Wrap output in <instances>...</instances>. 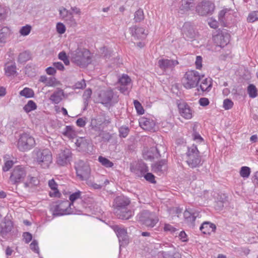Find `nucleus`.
<instances>
[{"label": "nucleus", "instance_id": "8", "mask_svg": "<svg viewBox=\"0 0 258 258\" xmlns=\"http://www.w3.org/2000/svg\"><path fill=\"white\" fill-rule=\"evenodd\" d=\"M35 145V141L29 134L25 133L21 135L18 142V148L21 151L30 150Z\"/></svg>", "mask_w": 258, "mask_h": 258}, {"label": "nucleus", "instance_id": "38", "mask_svg": "<svg viewBox=\"0 0 258 258\" xmlns=\"http://www.w3.org/2000/svg\"><path fill=\"white\" fill-rule=\"evenodd\" d=\"M192 4V0H181L180 10L183 12L187 11L190 9Z\"/></svg>", "mask_w": 258, "mask_h": 258}, {"label": "nucleus", "instance_id": "15", "mask_svg": "<svg viewBox=\"0 0 258 258\" xmlns=\"http://www.w3.org/2000/svg\"><path fill=\"white\" fill-rule=\"evenodd\" d=\"M177 60L161 58L158 61V66L164 72L172 71L178 64Z\"/></svg>", "mask_w": 258, "mask_h": 258}, {"label": "nucleus", "instance_id": "4", "mask_svg": "<svg viewBox=\"0 0 258 258\" xmlns=\"http://www.w3.org/2000/svg\"><path fill=\"white\" fill-rule=\"evenodd\" d=\"M203 77V75H201L196 71H188L184 76L183 86L187 89L195 88L198 86L199 81Z\"/></svg>", "mask_w": 258, "mask_h": 258}, {"label": "nucleus", "instance_id": "59", "mask_svg": "<svg viewBox=\"0 0 258 258\" xmlns=\"http://www.w3.org/2000/svg\"><path fill=\"white\" fill-rule=\"evenodd\" d=\"M86 87L85 81L83 79L80 82H77L74 86V89H83Z\"/></svg>", "mask_w": 258, "mask_h": 258}, {"label": "nucleus", "instance_id": "61", "mask_svg": "<svg viewBox=\"0 0 258 258\" xmlns=\"http://www.w3.org/2000/svg\"><path fill=\"white\" fill-rule=\"evenodd\" d=\"M178 237L182 242H187L188 240L187 235L184 231L180 232Z\"/></svg>", "mask_w": 258, "mask_h": 258}, {"label": "nucleus", "instance_id": "13", "mask_svg": "<svg viewBox=\"0 0 258 258\" xmlns=\"http://www.w3.org/2000/svg\"><path fill=\"white\" fill-rule=\"evenodd\" d=\"M215 9L214 4L209 1H203L196 7V11L201 16L211 15Z\"/></svg>", "mask_w": 258, "mask_h": 258}, {"label": "nucleus", "instance_id": "45", "mask_svg": "<svg viewBox=\"0 0 258 258\" xmlns=\"http://www.w3.org/2000/svg\"><path fill=\"white\" fill-rule=\"evenodd\" d=\"M32 29V27L29 25H26L22 27L20 30V34L23 36H27L29 34Z\"/></svg>", "mask_w": 258, "mask_h": 258}, {"label": "nucleus", "instance_id": "33", "mask_svg": "<svg viewBox=\"0 0 258 258\" xmlns=\"http://www.w3.org/2000/svg\"><path fill=\"white\" fill-rule=\"evenodd\" d=\"M39 180L37 177L28 175L27 180L24 182V185L25 187L32 188L37 186L39 184Z\"/></svg>", "mask_w": 258, "mask_h": 258}, {"label": "nucleus", "instance_id": "6", "mask_svg": "<svg viewBox=\"0 0 258 258\" xmlns=\"http://www.w3.org/2000/svg\"><path fill=\"white\" fill-rule=\"evenodd\" d=\"M186 155L188 157L186 162L190 167L195 168L201 164V159L197 146L192 145L188 147Z\"/></svg>", "mask_w": 258, "mask_h": 258}, {"label": "nucleus", "instance_id": "48", "mask_svg": "<svg viewBox=\"0 0 258 258\" xmlns=\"http://www.w3.org/2000/svg\"><path fill=\"white\" fill-rule=\"evenodd\" d=\"M134 103L137 113L140 115L144 114V109L141 104L138 100H134Z\"/></svg>", "mask_w": 258, "mask_h": 258}, {"label": "nucleus", "instance_id": "60", "mask_svg": "<svg viewBox=\"0 0 258 258\" xmlns=\"http://www.w3.org/2000/svg\"><path fill=\"white\" fill-rule=\"evenodd\" d=\"M30 248L35 252L39 253V247L38 242L36 240H33L30 245Z\"/></svg>", "mask_w": 258, "mask_h": 258}, {"label": "nucleus", "instance_id": "49", "mask_svg": "<svg viewBox=\"0 0 258 258\" xmlns=\"http://www.w3.org/2000/svg\"><path fill=\"white\" fill-rule=\"evenodd\" d=\"M63 135L69 137H73L75 135V132L73 128L71 126H67L63 133Z\"/></svg>", "mask_w": 258, "mask_h": 258}, {"label": "nucleus", "instance_id": "55", "mask_svg": "<svg viewBox=\"0 0 258 258\" xmlns=\"http://www.w3.org/2000/svg\"><path fill=\"white\" fill-rule=\"evenodd\" d=\"M59 14L62 17V18L64 19H66L67 17L69 16V14L70 13H72V12L69 11L66 9L63 8L59 10Z\"/></svg>", "mask_w": 258, "mask_h": 258}, {"label": "nucleus", "instance_id": "7", "mask_svg": "<svg viewBox=\"0 0 258 258\" xmlns=\"http://www.w3.org/2000/svg\"><path fill=\"white\" fill-rule=\"evenodd\" d=\"M73 154L70 149L64 148L59 151L56 156V163L59 166H67L72 160Z\"/></svg>", "mask_w": 258, "mask_h": 258}, {"label": "nucleus", "instance_id": "24", "mask_svg": "<svg viewBox=\"0 0 258 258\" xmlns=\"http://www.w3.org/2000/svg\"><path fill=\"white\" fill-rule=\"evenodd\" d=\"M140 126L144 130H153L155 125V122L152 119L142 117L139 120Z\"/></svg>", "mask_w": 258, "mask_h": 258}, {"label": "nucleus", "instance_id": "42", "mask_svg": "<svg viewBox=\"0 0 258 258\" xmlns=\"http://www.w3.org/2000/svg\"><path fill=\"white\" fill-rule=\"evenodd\" d=\"M247 21L249 23H253L258 21V11H254L249 13Z\"/></svg>", "mask_w": 258, "mask_h": 258}, {"label": "nucleus", "instance_id": "47", "mask_svg": "<svg viewBox=\"0 0 258 258\" xmlns=\"http://www.w3.org/2000/svg\"><path fill=\"white\" fill-rule=\"evenodd\" d=\"M81 192L79 191L76 192L75 193L72 194L70 196V200L71 201L70 204H71V207H73L74 208H75L74 206V203L75 201L81 199Z\"/></svg>", "mask_w": 258, "mask_h": 258}, {"label": "nucleus", "instance_id": "12", "mask_svg": "<svg viewBox=\"0 0 258 258\" xmlns=\"http://www.w3.org/2000/svg\"><path fill=\"white\" fill-rule=\"evenodd\" d=\"M230 37V36L227 32L220 31L213 36V40L216 46L223 48L229 42Z\"/></svg>", "mask_w": 258, "mask_h": 258}, {"label": "nucleus", "instance_id": "57", "mask_svg": "<svg viewBox=\"0 0 258 258\" xmlns=\"http://www.w3.org/2000/svg\"><path fill=\"white\" fill-rule=\"evenodd\" d=\"M56 30L58 33L62 34L66 31L65 26L62 23H58L56 25Z\"/></svg>", "mask_w": 258, "mask_h": 258}, {"label": "nucleus", "instance_id": "11", "mask_svg": "<svg viewBox=\"0 0 258 258\" xmlns=\"http://www.w3.org/2000/svg\"><path fill=\"white\" fill-rule=\"evenodd\" d=\"M27 176V171L24 167L17 166L12 170L9 180L13 184H18L24 181Z\"/></svg>", "mask_w": 258, "mask_h": 258}, {"label": "nucleus", "instance_id": "53", "mask_svg": "<svg viewBox=\"0 0 258 258\" xmlns=\"http://www.w3.org/2000/svg\"><path fill=\"white\" fill-rule=\"evenodd\" d=\"M65 20L67 21L68 24H69L72 27H75L77 25V22L75 19L74 18L72 13H70L69 14V16L67 17Z\"/></svg>", "mask_w": 258, "mask_h": 258}, {"label": "nucleus", "instance_id": "2", "mask_svg": "<svg viewBox=\"0 0 258 258\" xmlns=\"http://www.w3.org/2000/svg\"><path fill=\"white\" fill-rule=\"evenodd\" d=\"M129 201L127 198L123 196L117 197L114 200V212L119 219H128L129 218L128 211L127 206Z\"/></svg>", "mask_w": 258, "mask_h": 258}, {"label": "nucleus", "instance_id": "19", "mask_svg": "<svg viewBox=\"0 0 258 258\" xmlns=\"http://www.w3.org/2000/svg\"><path fill=\"white\" fill-rule=\"evenodd\" d=\"M163 149L164 152H165V149L162 145H157L156 147H152L144 155V158L146 159L152 160L155 158H158L161 157L160 153V148Z\"/></svg>", "mask_w": 258, "mask_h": 258}, {"label": "nucleus", "instance_id": "21", "mask_svg": "<svg viewBox=\"0 0 258 258\" xmlns=\"http://www.w3.org/2000/svg\"><path fill=\"white\" fill-rule=\"evenodd\" d=\"M165 247H169L170 249L167 251L162 250L160 253L162 258H181L180 254L175 250V247L170 244L164 245Z\"/></svg>", "mask_w": 258, "mask_h": 258}, {"label": "nucleus", "instance_id": "58", "mask_svg": "<svg viewBox=\"0 0 258 258\" xmlns=\"http://www.w3.org/2000/svg\"><path fill=\"white\" fill-rule=\"evenodd\" d=\"M129 130L127 127L122 126L119 128L120 136L122 137H126L128 134Z\"/></svg>", "mask_w": 258, "mask_h": 258}, {"label": "nucleus", "instance_id": "39", "mask_svg": "<svg viewBox=\"0 0 258 258\" xmlns=\"http://www.w3.org/2000/svg\"><path fill=\"white\" fill-rule=\"evenodd\" d=\"M37 105L36 103L32 100H29L27 103L24 106L23 109L26 112H29L32 110L36 109Z\"/></svg>", "mask_w": 258, "mask_h": 258}, {"label": "nucleus", "instance_id": "62", "mask_svg": "<svg viewBox=\"0 0 258 258\" xmlns=\"http://www.w3.org/2000/svg\"><path fill=\"white\" fill-rule=\"evenodd\" d=\"M13 165V161H12V160L7 161L5 163L4 166L3 167V170L4 171H8L12 167Z\"/></svg>", "mask_w": 258, "mask_h": 258}, {"label": "nucleus", "instance_id": "9", "mask_svg": "<svg viewBox=\"0 0 258 258\" xmlns=\"http://www.w3.org/2000/svg\"><path fill=\"white\" fill-rule=\"evenodd\" d=\"M75 168L77 176L81 180H87L90 174V168L89 164L82 160H79L75 163Z\"/></svg>", "mask_w": 258, "mask_h": 258}, {"label": "nucleus", "instance_id": "35", "mask_svg": "<svg viewBox=\"0 0 258 258\" xmlns=\"http://www.w3.org/2000/svg\"><path fill=\"white\" fill-rule=\"evenodd\" d=\"M48 185L50 188L53 191L50 192V196L51 197H57L58 195V191L57 189V185L53 179H51L48 181Z\"/></svg>", "mask_w": 258, "mask_h": 258}, {"label": "nucleus", "instance_id": "40", "mask_svg": "<svg viewBox=\"0 0 258 258\" xmlns=\"http://www.w3.org/2000/svg\"><path fill=\"white\" fill-rule=\"evenodd\" d=\"M30 58V53L28 51H24L20 53L18 58V61L20 63H23L29 60Z\"/></svg>", "mask_w": 258, "mask_h": 258}, {"label": "nucleus", "instance_id": "5", "mask_svg": "<svg viewBox=\"0 0 258 258\" xmlns=\"http://www.w3.org/2000/svg\"><path fill=\"white\" fill-rule=\"evenodd\" d=\"M139 221L142 224L149 228L154 227L159 221L156 214L149 211H144L138 215Z\"/></svg>", "mask_w": 258, "mask_h": 258}, {"label": "nucleus", "instance_id": "37", "mask_svg": "<svg viewBox=\"0 0 258 258\" xmlns=\"http://www.w3.org/2000/svg\"><path fill=\"white\" fill-rule=\"evenodd\" d=\"M247 90L250 98H254L257 96V90L253 84H249Z\"/></svg>", "mask_w": 258, "mask_h": 258}, {"label": "nucleus", "instance_id": "36", "mask_svg": "<svg viewBox=\"0 0 258 258\" xmlns=\"http://www.w3.org/2000/svg\"><path fill=\"white\" fill-rule=\"evenodd\" d=\"M19 95L20 96L29 98L33 97L34 95V93L32 89L26 87L19 92Z\"/></svg>", "mask_w": 258, "mask_h": 258}, {"label": "nucleus", "instance_id": "34", "mask_svg": "<svg viewBox=\"0 0 258 258\" xmlns=\"http://www.w3.org/2000/svg\"><path fill=\"white\" fill-rule=\"evenodd\" d=\"M13 225L11 221L3 222L0 225L1 233L4 235L11 231Z\"/></svg>", "mask_w": 258, "mask_h": 258}, {"label": "nucleus", "instance_id": "54", "mask_svg": "<svg viewBox=\"0 0 258 258\" xmlns=\"http://www.w3.org/2000/svg\"><path fill=\"white\" fill-rule=\"evenodd\" d=\"M58 58L62 60L66 65L69 64L70 61L67 56L66 52L64 51L60 52L58 54Z\"/></svg>", "mask_w": 258, "mask_h": 258}, {"label": "nucleus", "instance_id": "27", "mask_svg": "<svg viewBox=\"0 0 258 258\" xmlns=\"http://www.w3.org/2000/svg\"><path fill=\"white\" fill-rule=\"evenodd\" d=\"M216 229V226L214 224L208 221L203 222L200 228V230L204 234H210L212 232H215Z\"/></svg>", "mask_w": 258, "mask_h": 258}, {"label": "nucleus", "instance_id": "31", "mask_svg": "<svg viewBox=\"0 0 258 258\" xmlns=\"http://www.w3.org/2000/svg\"><path fill=\"white\" fill-rule=\"evenodd\" d=\"M132 36L135 39H143L147 36L145 30L142 27L135 28L132 30Z\"/></svg>", "mask_w": 258, "mask_h": 258}, {"label": "nucleus", "instance_id": "52", "mask_svg": "<svg viewBox=\"0 0 258 258\" xmlns=\"http://www.w3.org/2000/svg\"><path fill=\"white\" fill-rule=\"evenodd\" d=\"M192 137L194 140L197 143H201L204 141L203 138L201 137L199 133L196 132L194 128H193Z\"/></svg>", "mask_w": 258, "mask_h": 258}, {"label": "nucleus", "instance_id": "29", "mask_svg": "<svg viewBox=\"0 0 258 258\" xmlns=\"http://www.w3.org/2000/svg\"><path fill=\"white\" fill-rule=\"evenodd\" d=\"M63 96V91L60 89H57L51 95L49 100L52 103L58 104L62 100Z\"/></svg>", "mask_w": 258, "mask_h": 258}, {"label": "nucleus", "instance_id": "1", "mask_svg": "<svg viewBox=\"0 0 258 258\" xmlns=\"http://www.w3.org/2000/svg\"><path fill=\"white\" fill-rule=\"evenodd\" d=\"M33 157L36 164L43 169H47L52 163V155L48 149H35Z\"/></svg>", "mask_w": 258, "mask_h": 258}, {"label": "nucleus", "instance_id": "44", "mask_svg": "<svg viewBox=\"0 0 258 258\" xmlns=\"http://www.w3.org/2000/svg\"><path fill=\"white\" fill-rule=\"evenodd\" d=\"M144 19V14L143 10L139 9L137 10L134 15V20L136 22H140Z\"/></svg>", "mask_w": 258, "mask_h": 258}, {"label": "nucleus", "instance_id": "17", "mask_svg": "<svg viewBox=\"0 0 258 258\" xmlns=\"http://www.w3.org/2000/svg\"><path fill=\"white\" fill-rule=\"evenodd\" d=\"M92 129L95 131L98 132V136L104 141H108L111 136L109 133L102 131L103 127L101 121L97 122V119H92L91 120Z\"/></svg>", "mask_w": 258, "mask_h": 258}, {"label": "nucleus", "instance_id": "22", "mask_svg": "<svg viewBox=\"0 0 258 258\" xmlns=\"http://www.w3.org/2000/svg\"><path fill=\"white\" fill-rule=\"evenodd\" d=\"M182 33L185 39H192L196 35L193 26L188 22H185L183 25Z\"/></svg>", "mask_w": 258, "mask_h": 258}, {"label": "nucleus", "instance_id": "46", "mask_svg": "<svg viewBox=\"0 0 258 258\" xmlns=\"http://www.w3.org/2000/svg\"><path fill=\"white\" fill-rule=\"evenodd\" d=\"M60 84V82L53 77H49L47 79V81L45 84V86L48 87H56L59 86Z\"/></svg>", "mask_w": 258, "mask_h": 258}, {"label": "nucleus", "instance_id": "30", "mask_svg": "<svg viewBox=\"0 0 258 258\" xmlns=\"http://www.w3.org/2000/svg\"><path fill=\"white\" fill-rule=\"evenodd\" d=\"M4 69L5 74L8 77H14L17 75V67L15 63H7Z\"/></svg>", "mask_w": 258, "mask_h": 258}, {"label": "nucleus", "instance_id": "18", "mask_svg": "<svg viewBox=\"0 0 258 258\" xmlns=\"http://www.w3.org/2000/svg\"><path fill=\"white\" fill-rule=\"evenodd\" d=\"M178 108L180 115L186 119H190L192 117V110L188 104L181 102L178 104Z\"/></svg>", "mask_w": 258, "mask_h": 258}, {"label": "nucleus", "instance_id": "14", "mask_svg": "<svg viewBox=\"0 0 258 258\" xmlns=\"http://www.w3.org/2000/svg\"><path fill=\"white\" fill-rule=\"evenodd\" d=\"M75 144L79 151L89 153L92 151V144L91 141L85 138H79L77 139Z\"/></svg>", "mask_w": 258, "mask_h": 258}, {"label": "nucleus", "instance_id": "28", "mask_svg": "<svg viewBox=\"0 0 258 258\" xmlns=\"http://www.w3.org/2000/svg\"><path fill=\"white\" fill-rule=\"evenodd\" d=\"M12 34L11 29L6 26L0 28V44H4Z\"/></svg>", "mask_w": 258, "mask_h": 258}, {"label": "nucleus", "instance_id": "20", "mask_svg": "<svg viewBox=\"0 0 258 258\" xmlns=\"http://www.w3.org/2000/svg\"><path fill=\"white\" fill-rule=\"evenodd\" d=\"M167 168V161L166 159H162L152 165V170L159 175L164 174Z\"/></svg>", "mask_w": 258, "mask_h": 258}, {"label": "nucleus", "instance_id": "32", "mask_svg": "<svg viewBox=\"0 0 258 258\" xmlns=\"http://www.w3.org/2000/svg\"><path fill=\"white\" fill-rule=\"evenodd\" d=\"M212 87V80L210 78L204 79L200 85V88L203 92H209Z\"/></svg>", "mask_w": 258, "mask_h": 258}, {"label": "nucleus", "instance_id": "10", "mask_svg": "<svg viewBox=\"0 0 258 258\" xmlns=\"http://www.w3.org/2000/svg\"><path fill=\"white\" fill-rule=\"evenodd\" d=\"M52 209L53 215L56 216L74 213L71 207V204L68 201H62L58 204L54 205Z\"/></svg>", "mask_w": 258, "mask_h": 258}, {"label": "nucleus", "instance_id": "50", "mask_svg": "<svg viewBox=\"0 0 258 258\" xmlns=\"http://www.w3.org/2000/svg\"><path fill=\"white\" fill-rule=\"evenodd\" d=\"M233 102L230 99H225L223 101V107L225 110H229L232 108Z\"/></svg>", "mask_w": 258, "mask_h": 258}, {"label": "nucleus", "instance_id": "41", "mask_svg": "<svg viewBox=\"0 0 258 258\" xmlns=\"http://www.w3.org/2000/svg\"><path fill=\"white\" fill-rule=\"evenodd\" d=\"M250 168L247 166H242L239 172L240 175L243 178H247L250 174Z\"/></svg>", "mask_w": 258, "mask_h": 258}, {"label": "nucleus", "instance_id": "16", "mask_svg": "<svg viewBox=\"0 0 258 258\" xmlns=\"http://www.w3.org/2000/svg\"><path fill=\"white\" fill-rule=\"evenodd\" d=\"M185 222L190 226H194L195 221L199 216V212L194 209H186L183 213Z\"/></svg>", "mask_w": 258, "mask_h": 258}, {"label": "nucleus", "instance_id": "56", "mask_svg": "<svg viewBox=\"0 0 258 258\" xmlns=\"http://www.w3.org/2000/svg\"><path fill=\"white\" fill-rule=\"evenodd\" d=\"M91 94H92V91L91 89H88L85 90V91L84 92V93L83 94V96L84 100H85V103L88 101L89 99L91 97Z\"/></svg>", "mask_w": 258, "mask_h": 258}, {"label": "nucleus", "instance_id": "51", "mask_svg": "<svg viewBox=\"0 0 258 258\" xmlns=\"http://www.w3.org/2000/svg\"><path fill=\"white\" fill-rule=\"evenodd\" d=\"M145 179L151 183H156L155 176L150 172H148L144 175Z\"/></svg>", "mask_w": 258, "mask_h": 258}, {"label": "nucleus", "instance_id": "63", "mask_svg": "<svg viewBox=\"0 0 258 258\" xmlns=\"http://www.w3.org/2000/svg\"><path fill=\"white\" fill-rule=\"evenodd\" d=\"M23 239L26 243H29L32 240V235L29 232H24L23 235Z\"/></svg>", "mask_w": 258, "mask_h": 258}, {"label": "nucleus", "instance_id": "3", "mask_svg": "<svg viewBox=\"0 0 258 258\" xmlns=\"http://www.w3.org/2000/svg\"><path fill=\"white\" fill-rule=\"evenodd\" d=\"M74 62L81 67H85L91 62L90 51L86 49L78 48L72 53Z\"/></svg>", "mask_w": 258, "mask_h": 258}, {"label": "nucleus", "instance_id": "43", "mask_svg": "<svg viewBox=\"0 0 258 258\" xmlns=\"http://www.w3.org/2000/svg\"><path fill=\"white\" fill-rule=\"evenodd\" d=\"M98 161L102 165L107 168L111 167L113 166V163L112 162L104 157L99 156Z\"/></svg>", "mask_w": 258, "mask_h": 258}, {"label": "nucleus", "instance_id": "23", "mask_svg": "<svg viewBox=\"0 0 258 258\" xmlns=\"http://www.w3.org/2000/svg\"><path fill=\"white\" fill-rule=\"evenodd\" d=\"M128 77L127 75H122L121 77L118 79V88L120 91L126 95H128L129 91H128Z\"/></svg>", "mask_w": 258, "mask_h": 258}, {"label": "nucleus", "instance_id": "25", "mask_svg": "<svg viewBox=\"0 0 258 258\" xmlns=\"http://www.w3.org/2000/svg\"><path fill=\"white\" fill-rule=\"evenodd\" d=\"M113 96L112 90H107L102 91L99 94V97L100 102L103 104H108L111 101Z\"/></svg>", "mask_w": 258, "mask_h": 258}, {"label": "nucleus", "instance_id": "26", "mask_svg": "<svg viewBox=\"0 0 258 258\" xmlns=\"http://www.w3.org/2000/svg\"><path fill=\"white\" fill-rule=\"evenodd\" d=\"M116 235L119 239L120 246L127 245L128 243L127 238V232L126 229L119 228L116 230Z\"/></svg>", "mask_w": 258, "mask_h": 258}, {"label": "nucleus", "instance_id": "64", "mask_svg": "<svg viewBox=\"0 0 258 258\" xmlns=\"http://www.w3.org/2000/svg\"><path fill=\"white\" fill-rule=\"evenodd\" d=\"M196 68L197 69H201L202 67V57L201 56H197L196 57V60L195 62Z\"/></svg>", "mask_w": 258, "mask_h": 258}]
</instances>
